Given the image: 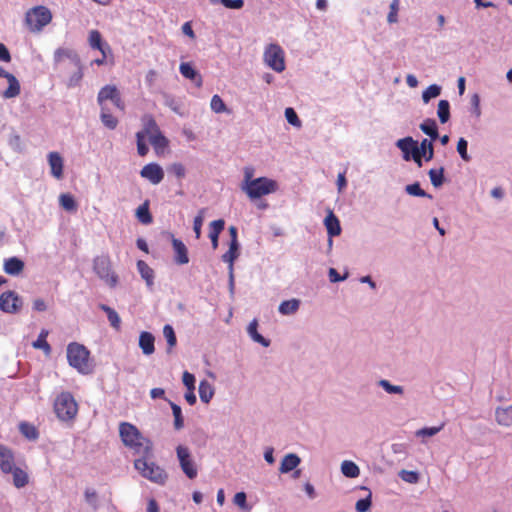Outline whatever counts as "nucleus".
Here are the masks:
<instances>
[{
  "label": "nucleus",
  "mask_w": 512,
  "mask_h": 512,
  "mask_svg": "<svg viewBox=\"0 0 512 512\" xmlns=\"http://www.w3.org/2000/svg\"><path fill=\"white\" fill-rule=\"evenodd\" d=\"M141 123L142 130L136 133L138 155L145 157L149 152V148L146 144V138H148L155 153L158 156L163 155L169 145V140L161 132L154 117L150 114H145L141 118Z\"/></svg>",
  "instance_id": "f257e3e1"
},
{
  "label": "nucleus",
  "mask_w": 512,
  "mask_h": 512,
  "mask_svg": "<svg viewBox=\"0 0 512 512\" xmlns=\"http://www.w3.org/2000/svg\"><path fill=\"white\" fill-rule=\"evenodd\" d=\"M119 435L124 445L132 449L135 454L140 456H150L152 454V442L144 437L135 425L129 422H121Z\"/></svg>",
  "instance_id": "f03ea898"
},
{
  "label": "nucleus",
  "mask_w": 512,
  "mask_h": 512,
  "mask_svg": "<svg viewBox=\"0 0 512 512\" xmlns=\"http://www.w3.org/2000/svg\"><path fill=\"white\" fill-rule=\"evenodd\" d=\"M252 177L253 169L245 168L244 181L241 188L250 199H257L262 196L274 193L278 188L276 181L272 179L267 177L252 179Z\"/></svg>",
  "instance_id": "7ed1b4c3"
},
{
  "label": "nucleus",
  "mask_w": 512,
  "mask_h": 512,
  "mask_svg": "<svg viewBox=\"0 0 512 512\" xmlns=\"http://www.w3.org/2000/svg\"><path fill=\"white\" fill-rule=\"evenodd\" d=\"M54 61L59 70L71 68L72 75L68 80V87H74L80 83L83 77L82 67L78 56L67 49H58L54 54Z\"/></svg>",
  "instance_id": "20e7f679"
},
{
  "label": "nucleus",
  "mask_w": 512,
  "mask_h": 512,
  "mask_svg": "<svg viewBox=\"0 0 512 512\" xmlns=\"http://www.w3.org/2000/svg\"><path fill=\"white\" fill-rule=\"evenodd\" d=\"M67 360L71 367L81 374H90L93 365L90 360V351L82 344L71 342L67 346Z\"/></svg>",
  "instance_id": "39448f33"
},
{
  "label": "nucleus",
  "mask_w": 512,
  "mask_h": 512,
  "mask_svg": "<svg viewBox=\"0 0 512 512\" xmlns=\"http://www.w3.org/2000/svg\"><path fill=\"white\" fill-rule=\"evenodd\" d=\"M149 456H141L134 461L135 469L142 477L158 485H164L168 479L166 471L153 461L148 460Z\"/></svg>",
  "instance_id": "423d86ee"
},
{
  "label": "nucleus",
  "mask_w": 512,
  "mask_h": 512,
  "mask_svg": "<svg viewBox=\"0 0 512 512\" xmlns=\"http://www.w3.org/2000/svg\"><path fill=\"white\" fill-rule=\"evenodd\" d=\"M54 411L62 421L73 420L78 413V404L69 392H62L54 401Z\"/></svg>",
  "instance_id": "0eeeda50"
},
{
  "label": "nucleus",
  "mask_w": 512,
  "mask_h": 512,
  "mask_svg": "<svg viewBox=\"0 0 512 512\" xmlns=\"http://www.w3.org/2000/svg\"><path fill=\"white\" fill-rule=\"evenodd\" d=\"M52 20L50 10L45 6H36L29 9L25 15V22L29 30L39 32Z\"/></svg>",
  "instance_id": "6e6552de"
},
{
  "label": "nucleus",
  "mask_w": 512,
  "mask_h": 512,
  "mask_svg": "<svg viewBox=\"0 0 512 512\" xmlns=\"http://www.w3.org/2000/svg\"><path fill=\"white\" fill-rule=\"evenodd\" d=\"M95 273L111 288L118 283V276L112 270L111 260L108 255L97 256L93 261Z\"/></svg>",
  "instance_id": "1a4fd4ad"
},
{
  "label": "nucleus",
  "mask_w": 512,
  "mask_h": 512,
  "mask_svg": "<svg viewBox=\"0 0 512 512\" xmlns=\"http://www.w3.org/2000/svg\"><path fill=\"white\" fill-rule=\"evenodd\" d=\"M264 62L274 71L280 73L285 70V54L278 44H269L263 54Z\"/></svg>",
  "instance_id": "9d476101"
},
{
  "label": "nucleus",
  "mask_w": 512,
  "mask_h": 512,
  "mask_svg": "<svg viewBox=\"0 0 512 512\" xmlns=\"http://www.w3.org/2000/svg\"><path fill=\"white\" fill-rule=\"evenodd\" d=\"M177 458L183 473L189 478L194 479L198 475V468L195 464L188 447L178 445L176 448Z\"/></svg>",
  "instance_id": "9b49d317"
},
{
  "label": "nucleus",
  "mask_w": 512,
  "mask_h": 512,
  "mask_svg": "<svg viewBox=\"0 0 512 512\" xmlns=\"http://www.w3.org/2000/svg\"><path fill=\"white\" fill-rule=\"evenodd\" d=\"M107 100H110L119 110H125V103L122 100L121 94L115 85H106L100 89L97 96V102L99 106L107 107Z\"/></svg>",
  "instance_id": "f8f14e48"
},
{
  "label": "nucleus",
  "mask_w": 512,
  "mask_h": 512,
  "mask_svg": "<svg viewBox=\"0 0 512 512\" xmlns=\"http://www.w3.org/2000/svg\"><path fill=\"white\" fill-rule=\"evenodd\" d=\"M397 147L403 152V158L408 161L412 158L418 167H422L421 150L417 141L412 137L399 139L396 143Z\"/></svg>",
  "instance_id": "ddd939ff"
},
{
  "label": "nucleus",
  "mask_w": 512,
  "mask_h": 512,
  "mask_svg": "<svg viewBox=\"0 0 512 512\" xmlns=\"http://www.w3.org/2000/svg\"><path fill=\"white\" fill-rule=\"evenodd\" d=\"M21 305L22 301L14 291H6L0 295V310L5 313H16Z\"/></svg>",
  "instance_id": "4468645a"
},
{
  "label": "nucleus",
  "mask_w": 512,
  "mask_h": 512,
  "mask_svg": "<svg viewBox=\"0 0 512 512\" xmlns=\"http://www.w3.org/2000/svg\"><path fill=\"white\" fill-rule=\"evenodd\" d=\"M140 175L142 178L149 180L152 184H159L164 178V172L161 166L157 163H149L145 165Z\"/></svg>",
  "instance_id": "2eb2a0df"
},
{
  "label": "nucleus",
  "mask_w": 512,
  "mask_h": 512,
  "mask_svg": "<svg viewBox=\"0 0 512 512\" xmlns=\"http://www.w3.org/2000/svg\"><path fill=\"white\" fill-rule=\"evenodd\" d=\"M15 466L14 454L10 448L0 444V470L4 474H10Z\"/></svg>",
  "instance_id": "dca6fc26"
},
{
  "label": "nucleus",
  "mask_w": 512,
  "mask_h": 512,
  "mask_svg": "<svg viewBox=\"0 0 512 512\" xmlns=\"http://www.w3.org/2000/svg\"><path fill=\"white\" fill-rule=\"evenodd\" d=\"M172 246L175 252V262L184 265L189 262L188 250L186 245L177 238H172Z\"/></svg>",
  "instance_id": "f3484780"
},
{
  "label": "nucleus",
  "mask_w": 512,
  "mask_h": 512,
  "mask_svg": "<svg viewBox=\"0 0 512 512\" xmlns=\"http://www.w3.org/2000/svg\"><path fill=\"white\" fill-rule=\"evenodd\" d=\"M48 162L51 168V174L56 179L63 177V159L58 152H50L48 154Z\"/></svg>",
  "instance_id": "a211bd4d"
},
{
  "label": "nucleus",
  "mask_w": 512,
  "mask_h": 512,
  "mask_svg": "<svg viewBox=\"0 0 512 512\" xmlns=\"http://www.w3.org/2000/svg\"><path fill=\"white\" fill-rule=\"evenodd\" d=\"M179 70L183 77L193 81L197 87L202 86L201 75L192 67V65L190 63H187V62L181 63Z\"/></svg>",
  "instance_id": "6ab92c4d"
},
{
  "label": "nucleus",
  "mask_w": 512,
  "mask_h": 512,
  "mask_svg": "<svg viewBox=\"0 0 512 512\" xmlns=\"http://www.w3.org/2000/svg\"><path fill=\"white\" fill-rule=\"evenodd\" d=\"M155 338L150 332H141L139 336V347L145 355H151L155 351Z\"/></svg>",
  "instance_id": "aec40b11"
},
{
  "label": "nucleus",
  "mask_w": 512,
  "mask_h": 512,
  "mask_svg": "<svg viewBox=\"0 0 512 512\" xmlns=\"http://www.w3.org/2000/svg\"><path fill=\"white\" fill-rule=\"evenodd\" d=\"M225 222L223 219L214 220L210 223L209 227V238L212 243L213 249L218 247V238L220 233L223 231Z\"/></svg>",
  "instance_id": "412c9836"
},
{
  "label": "nucleus",
  "mask_w": 512,
  "mask_h": 512,
  "mask_svg": "<svg viewBox=\"0 0 512 512\" xmlns=\"http://www.w3.org/2000/svg\"><path fill=\"white\" fill-rule=\"evenodd\" d=\"M88 40L91 48L99 50L104 56L105 51L110 49L107 43H103L101 33L98 30H91Z\"/></svg>",
  "instance_id": "4be33fe9"
},
{
  "label": "nucleus",
  "mask_w": 512,
  "mask_h": 512,
  "mask_svg": "<svg viewBox=\"0 0 512 512\" xmlns=\"http://www.w3.org/2000/svg\"><path fill=\"white\" fill-rule=\"evenodd\" d=\"M324 224L330 237L338 236L341 233L340 222L332 211H329Z\"/></svg>",
  "instance_id": "5701e85b"
},
{
  "label": "nucleus",
  "mask_w": 512,
  "mask_h": 512,
  "mask_svg": "<svg viewBox=\"0 0 512 512\" xmlns=\"http://www.w3.org/2000/svg\"><path fill=\"white\" fill-rule=\"evenodd\" d=\"M24 269V262L17 257H11L4 262V271L9 275H18Z\"/></svg>",
  "instance_id": "b1692460"
},
{
  "label": "nucleus",
  "mask_w": 512,
  "mask_h": 512,
  "mask_svg": "<svg viewBox=\"0 0 512 512\" xmlns=\"http://www.w3.org/2000/svg\"><path fill=\"white\" fill-rule=\"evenodd\" d=\"M495 417L499 425L506 427L512 426V404L506 408H497Z\"/></svg>",
  "instance_id": "393cba45"
},
{
  "label": "nucleus",
  "mask_w": 512,
  "mask_h": 512,
  "mask_svg": "<svg viewBox=\"0 0 512 512\" xmlns=\"http://www.w3.org/2000/svg\"><path fill=\"white\" fill-rule=\"evenodd\" d=\"M299 463L300 458L296 454H287L282 459L279 470L281 473H288L294 470L299 465Z\"/></svg>",
  "instance_id": "a878e982"
},
{
  "label": "nucleus",
  "mask_w": 512,
  "mask_h": 512,
  "mask_svg": "<svg viewBox=\"0 0 512 512\" xmlns=\"http://www.w3.org/2000/svg\"><path fill=\"white\" fill-rule=\"evenodd\" d=\"M100 108H101L100 120H101L102 124L110 130L116 129L118 126V123H119L118 119L109 112L108 107H100Z\"/></svg>",
  "instance_id": "bb28decb"
},
{
  "label": "nucleus",
  "mask_w": 512,
  "mask_h": 512,
  "mask_svg": "<svg viewBox=\"0 0 512 512\" xmlns=\"http://www.w3.org/2000/svg\"><path fill=\"white\" fill-rule=\"evenodd\" d=\"M8 88L3 92V97L6 99L17 97L20 94V84L17 78L11 74L8 78Z\"/></svg>",
  "instance_id": "cd10ccee"
},
{
  "label": "nucleus",
  "mask_w": 512,
  "mask_h": 512,
  "mask_svg": "<svg viewBox=\"0 0 512 512\" xmlns=\"http://www.w3.org/2000/svg\"><path fill=\"white\" fill-rule=\"evenodd\" d=\"M10 473L13 475V484L16 488H23L28 484L29 476L23 469L14 466Z\"/></svg>",
  "instance_id": "c85d7f7f"
},
{
  "label": "nucleus",
  "mask_w": 512,
  "mask_h": 512,
  "mask_svg": "<svg viewBox=\"0 0 512 512\" xmlns=\"http://www.w3.org/2000/svg\"><path fill=\"white\" fill-rule=\"evenodd\" d=\"M137 269L147 285H153L154 272L152 268L143 260L137 261Z\"/></svg>",
  "instance_id": "c756f323"
},
{
  "label": "nucleus",
  "mask_w": 512,
  "mask_h": 512,
  "mask_svg": "<svg viewBox=\"0 0 512 512\" xmlns=\"http://www.w3.org/2000/svg\"><path fill=\"white\" fill-rule=\"evenodd\" d=\"M199 396L202 402L209 403L214 395V389L207 380H202L199 384Z\"/></svg>",
  "instance_id": "7c9ffc66"
},
{
  "label": "nucleus",
  "mask_w": 512,
  "mask_h": 512,
  "mask_svg": "<svg viewBox=\"0 0 512 512\" xmlns=\"http://www.w3.org/2000/svg\"><path fill=\"white\" fill-rule=\"evenodd\" d=\"M136 217L142 224L148 225L152 223L153 218L149 211V204L147 201L137 208Z\"/></svg>",
  "instance_id": "2f4dec72"
},
{
  "label": "nucleus",
  "mask_w": 512,
  "mask_h": 512,
  "mask_svg": "<svg viewBox=\"0 0 512 512\" xmlns=\"http://www.w3.org/2000/svg\"><path fill=\"white\" fill-rule=\"evenodd\" d=\"M257 327H258L257 320L254 319L252 322H250V324L248 326V329H247L248 334L255 342L260 343L264 347L269 346V344H270L269 340L265 339L261 334L258 333Z\"/></svg>",
  "instance_id": "473e14b6"
},
{
  "label": "nucleus",
  "mask_w": 512,
  "mask_h": 512,
  "mask_svg": "<svg viewBox=\"0 0 512 512\" xmlns=\"http://www.w3.org/2000/svg\"><path fill=\"white\" fill-rule=\"evenodd\" d=\"M420 129L428 136H430L433 140L436 139L438 135V128L436 121L434 119H426L423 123L420 124Z\"/></svg>",
  "instance_id": "72a5a7b5"
},
{
  "label": "nucleus",
  "mask_w": 512,
  "mask_h": 512,
  "mask_svg": "<svg viewBox=\"0 0 512 512\" xmlns=\"http://www.w3.org/2000/svg\"><path fill=\"white\" fill-rule=\"evenodd\" d=\"M238 248L239 244L230 243L228 251L222 256V260L229 264L230 271L233 270L234 261L239 255Z\"/></svg>",
  "instance_id": "f704fd0d"
},
{
  "label": "nucleus",
  "mask_w": 512,
  "mask_h": 512,
  "mask_svg": "<svg viewBox=\"0 0 512 512\" xmlns=\"http://www.w3.org/2000/svg\"><path fill=\"white\" fill-rule=\"evenodd\" d=\"M341 471L348 478H355L360 474L359 467L354 462L348 460L342 462Z\"/></svg>",
  "instance_id": "c9c22d12"
},
{
  "label": "nucleus",
  "mask_w": 512,
  "mask_h": 512,
  "mask_svg": "<svg viewBox=\"0 0 512 512\" xmlns=\"http://www.w3.org/2000/svg\"><path fill=\"white\" fill-rule=\"evenodd\" d=\"M300 305V301L297 299H291L283 301L279 306V312L283 315H289L295 313Z\"/></svg>",
  "instance_id": "e433bc0d"
},
{
  "label": "nucleus",
  "mask_w": 512,
  "mask_h": 512,
  "mask_svg": "<svg viewBox=\"0 0 512 512\" xmlns=\"http://www.w3.org/2000/svg\"><path fill=\"white\" fill-rule=\"evenodd\" d=\"M100 308L107 314V318L111 326L118 330L121 324V320L118 313L114 309L105 304H101Z\"/></svg>",
  "instance_id": "4c0bfd02"
},
{
  "label": "nucleus",
  "mask_w": 512,
  "mask_h": 512,
  "mask_svg": "<svg viewBox=\"0 0 512 512\" xmlns=\"http://www.w3.org/2000/svg\"><path fill=\"white\" fill-rule=\"evenodd\" d=\"M48 336V331L43 329L37 340L33 342V347L36 349H42L46 354H50L51 352V346L47 342L46 338Z\"/></svg>",
  "instance_id": "58836bf2"
},
{
  "label": "nucleus",
  "mask_w": 512,
  "mask_h": 512,
  "mask_svg": "<svg viewBox=\"0 0 512 512\" xmlns=\"http://www.w3.org/2000/svg\"><path fill=\"white\" fill-rule=\"evenodd\" d=\"M163 335L168 344L167 352L170 353L177 344V338L173 327L169 324H166L163 328Z\"/></svg>",
  "instance_id": "ea45409f"
},
{
  "label": "nucleus",
  "mask_w": 512,
  "mask_h": 512,
  "mask_svg": "<svg viewBox=\"0 0 512 512\" xmlns=\"http://www.w3.org/2000/svg\"><path fill=\"white\" fill-rule=\"evenodd\" d=\"M437 114L442 124L446 123L450 118V104L447 100H440L438 103Z\"/></svg>",
  "instance_id": "a19ab883"
},
{
  "label": "nucleus",
  "mask_w": 512,
  "mask_h": 512,
  "mask_svg": "<svg viewBox=\"0 0 512 512\" xmlns=\"http://www.w3.org/2000/svg\"><path fill=\"white\" fill-rule=\"evenodd\" d=\"M59 202L61 207L66 211H75L77 209L76 201L71 194H61L59 197Z\"/></svg>",
  "instance_id": "79ce46f5"
},
{
  "label": "nucleus",
  "mask_w": 512,
  "mask_h": 512,
  "mask_svg": "<svg viewBox=\"0 0 512 512\" xmlns=\"http://www.w3.org/2000/svg\"><path fill=\"white\" fill-rule=\"evenodd\" d=\"M170 406L174 416V428L180 430L184 427V418L182 416L181 407L173 402H170Z\"/></svg>",
  "instance_id": "37998d69"
},
{
  "label": "nucleus",
  "mask_w": 512,
  "mask_h": 512,
  "mask_svg": "<svg viewBox=\"0 0 512 512\" xmlns=\"http://www.w3.org/2000/svg\"><path fill=\"white\" fill-rule=\"evenodd\" d=\"M20 432L29 440H36L38 438V431L36 427L30 423H21L19 426Z\"/></svg>",
  "instance_id": "c03bdc74"
},
{
  "label": "nucleus",
  "mask_w": 512,
  "mask_h": 512,
  "mask_svg": "<svg viewBox=\"0 0 512 512\" xmlns=\"http://www.w3.org/2000/svg\"><path fill=\"white\" fill-rule=\"evenodd\" d=\"M419 149L421 150V158L424 157L426 161L432 160L434 156V148L431 141L423 139Z\"/></svg>",
  "instance_id": "a18cd8bd"
},
{
  "label": "nucleus",
  "mask_w": 512,
  "mask_h": 512,
  "mask_svg": "<svg viewBox=\"0 0 512 512\" xmlns=\"http://www.w3.org/2000/svg\"><path fill=\"white\" fill-rule=\"evenodd\" d=\"M429 177L434 187H440L444 182V168L430 169Z\"/></svg>",
  "instance_id": "49530a36"
},
{
  "label": "nucleus",
  "mask_w": 512,
  "mask_h": 512,
  "mask_svg": "<svg viewBox=\"0 0 512 512\" xmlns=\"http://www.w3.org/2000/svg\"><path fill=\"white\" fill-rule=\"evenodd\" d=\"M440 93L441 87L436 84H432L423 91L422 99L424 103H428L432 98L439 96Z\"/></svg>",
  "instance_id": "de8ad7c7"
},
{
  "label": "nucleus",
  "mask_w": 512,
  "mask_h": 512,
  "mask_svg": "<svg viewBox=\"0 0 512 512\" xmlns=\"http://www.w3.org/2000/svg\"><path fill=\"white\" fill-rule=\"evenodd\" d=\"M84 498H85L86 503L88 505H90L93 508V510L98 509V507H99L98 494H97L96 490H94L92 488H87L84 491Z\"/></svg>",
  "instance_id": "09e8293b"
},
{
  "label": "nucleus",
  "mask_w": 512,
  "mask_h": 512,
  "mask_svg": "<svg viewBox=\"0 0 512 512\" xmlns=\"http://www.w3.org/2000/svg\"><path fill=\"white\" fill-rule=\"evenodd\" d=\"M405 191L411 195V196H417V197H428L432 198L430 194H427L421 187L418 182H415L413 184H409L406 186Z\"/></svg>",
  "instance_id": "8fccbe9b"
},
{
  "label": "nucleus",
  "mask_w": 512,
  "mask_h": 512,
  "mask_svg": "<svg viewBox=\"0 0 512 512\" xmlns=\"http://www.w3.org/2000/svg\"><path fill=\"white\" fill-rule=\"evenodd\" d=\"M400 8V0H392L390 4V11L387 16V21L390 24L398 22V12Z\"/></svg>",
  "instance_id": "3c124183"
},
{
  "label": "nucleus",
  "mask_w": 512,
  "mask_h": 512,
  "mask_svg": "<svg viewBox=\"0 0 512 512\" xmlns=\"http://www.w3.org/2000/svg\"><path fill=\"white\" fill-rule=\"evenodd\" d=\"M204 220V209H201L198 215L194 218L193 221V230L195 232L196 239L201 237V229Z\"/></svg>",
  "instance_id": "603ef678"
},
{
  "label": "nucleus",
  "mask_w": 512,
  "mask_h": 512,
  "mask_svg": "<svg viewBox=\"0 0 512 512\" xmlns=\"http://www.w3.org/2000/svg\"><path fill=\"white\" fill-rule=\"evenodd\" d=\"M211 109L215 113H222L226 111V105L219 95H214L211 99Z\"/></svg>",
  "instance_id": "864d4df0"
},
{
  "label": "nucleus",
  "mask_w": 512,
  "mask_h": 512,
  "mask_svg": "<svg viewBox=\"0 0 512 512\" xmlns=\"http://www.w3.org/2000/svg\"><path fill=\"white\" fill-rule=\"evenodd\" d=\"M211 3H221L228 9H241L244 6V0H210Z\"/></svg>",
  "instance_id": "5fc2aeb1"
},
{
  "label": "nucleus",
  "mask_w": 512,
  "mask_h": 512,
  "mask_svg": "<svg viewBox=\"0 0 512 512\" xmlns=\"http://www.w3.org/2000/svg\"><path fill=\"white\" fill-rule=\"evenodd\" d=\"M285 117H286L288 123H290L291 125L296 126V127L301 126V121L293 108H291V107L286 108Z\"/></svg>",
  "instance_id": "6e6d98bb"
},
{
  "label": "nucleus",
  "mask_w": 512,
  "mask_h": 512,
  "mask_svg": "<svg viewBox=\"0 0 512 512\" xmlns=\"http://www.w3.org/2000/svg\"><path fill=\"white\" fill-rule=\"evenodd\" d=\"M371 493L368 494V496L366 498H363V499H359L357 502H356V511L357 512H367L370 507H371Z\"/></svg>",
  "instance_id": "4d7b16f0"
},
{
  "label": "nucleus",
  "mask_w": 512,
  "mask_h": 512,
  "mask_svg": "<svg viewBox=\"0 0 512 512\" xmlns=\"http://www.w3.org/2000/svg\"><path fill=\"white\" fill-rule=\"evenodd\" d=\"M444 424H441L438 427H425L416 432L417 436H423V437H431L436 435L439 431L442 430Z\"/></svg>",
  "instance_id": "13d9d810"
},
{
  "label": "nucleus",
  "mask_w": 512,
  "mask_h": 512,
  "mask_svg": "<svg viewBox=\"0 0 512 512\" xmlns=\"http://www.w3.org/2000/svg\"><path fill=\"white\" fill-rule=\"evenodd\" d=\"M468 142L464 138H460L457 143V151L464 161H469L470 157L467 153Z\"/></svg>",
  "instance_id": "bf43d9fd"
},
{
  "label": "nucleus",
  "mask_w": 512,
  "mask_h": 512,
  "mask_svg": "<svg viewBox=\"0 0 512 512\" xmlns=\"http://www.w3.org/2000/svg\"><path fill=\"white\" fill-rule=\"evenodd\" d=\"M380 386H382L384 388V390L390 394H401L403 393V388L401 386H395V385H392L390 384L389 381L387 380H381L379 382Z\"/></svg>",
  "instance_id": "052dcab7"
},
{
  "label": "nucleus",
  "mask_w": 512,
  "mask_h": 512,
  "mask_svg": "<svg viewBox=\"0 0 512 512\" xmlns=\"http://www.w3.org/2000/svg\"><path fill=\"white\" fill-rule=\"evenodd\" d=\"M183 384L187 387V390H195V377L193 374L185 371L183 373Z\"/></svg>",
  "instance_id": "680f3d73"
},
{
  "label": "nucleus",
  "mask_w": 512,
  "mask_h": 512,
  "mask_svg": "<svg viewBox=\"0 0 512 512\" xmlns=\"http://www.w3.org/2000/svg\"><path fill=\"white\" fill-rule=\"evenodd\" d=\"M401 478L409 483H416L419 479L418 473L414 471H405L401 472Z\"/></svg>",
  "instance_id": "e2e57ef3"
},
{
  "label": "nucleus",
  "mask_w": 512,
  "mask_h": 512,
  "mask_svg": "<svg viewBox=\"0 0 512 512\" xmlns=\"http://www.w3.org/2000/svg\"><path fill=\"white\" fill-rule=\"evenodd\" d=\"M0 61L9 63L11 61V55L7 47L0 43Z\"/></svg>",
  "instance_id": "0e129e2a"
},
{
  "label": "nucleus",
  "mask_w": 512,
  "mask_h": 512,
  "mask_svg": "<svg viewBox=\"0 0 512 512\" xmlns=\"http://www.w3.org/2000/svg\"><path fill=\"white\" fill-rule=\"evenodd\" d=\"M246 494L244 492H238L234 496V503L238 505L241 508H244L246 506Z\"/></svg>",
  "instance_id": "69168bd1"
},
{
  "label": "nucleus",
  "mask_w": 512,
  "mask_h": 512,
  "mask_svg": "<svg viewBox=\"0 0 512 512\" xmlns=\"http://www.w3.org/2000/svg\"><path fill=\"white\" fill-rule=\"evenodd\" d=\"M171 171L174 173L175 176L178 178H183L185 176V168L180 163H175L171 166Z\"/></svg>",
  "instance_id": "338daca9"
},
{
  "label": "nucleus",
  "mask_w": 512,
  "mask_h": 512,
  "mask_svg": "<svg viewBox=\"0 0 512 512\" xmlns=\"http://www.w3.org/2000/svg\"><path fill=\"white\" fill-rule=\"evenodd\" d=\"M146 512H160L159 505L154 498L148 500Z\"/></svg>",
  "instance_id": "774afa93"
}]
</instances>
